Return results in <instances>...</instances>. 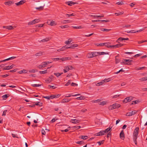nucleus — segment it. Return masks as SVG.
Returning a JSON list of instances; mask_svg holds the SVG:
<instances>
[{"label":"nucleus","mask_w":147,"mask_h":147,"mask_svg":"<svg viewBox=\"0 0 147 147\" xmlns=\"http://www.w3.org/2000/svg\"><path fill=\"white\" fill-rule=\"evenodd\" d=\"M72 67L71 66H68L65 67V69H63V71L64 73H66L69 70L71 69L72 68Z\"/></svg>","instance_id":"obj_5"},{"label":"nucleus","mask_w":147,"mask_h":147,"mask_svg":"<svg viewBox=\"0 0 147 147\" xmlns=\"http://www.w3.org/2000/svg\"><path fill=\"white\" fill-rule=\"evenodd\" d=\"M71 80H69L68 81V82L67 83L65 84V86H68L70 84V83H71Z\"/></svg>","instance_id":"obj_55"},{"label":"nucleus","mask_w":147,"mask_h":147,"mask_svg":"<svg viewBox=\"0 0 147 147\" xmlns=\"http://www.w3.org/2000/svg\"><path fill=\"white\" fill-rule=\"evenodd\" d=\"M48 87L49 88H52V89H55L56 88V87H55L54 86H51V85H49Z\"/></svg>","instance_id":"obj_58"},{"label":"nucleus","mask_w":147,"mask_h":147,"mask_svg":"<svg viewBox=\"0 0 147 147\" xmlns=\"http://www.w3.org/2000/svg\"><path fill=\"white\" fill-rule=\"evenodd\" d=\"M116 4L117 5H120L123 4V3L122 1H119L117 2Z\"/></svg>","instance_id":"obj_63"},{"label":"nucleus","mask_w":147,"mask_h":147,"mask_svg":"<svg viewBox=\"0 0 147 147\" xmlns=\"http://www.w3.org/2000/svg\"><path fill=\"white\" fill-rule=\"evenodd\" d=\"M44 6V5L43 6H40L39 7H36L35 8L36 9L38 10H40V11L42 10L43 9H44L43 7Z\"/></svg>","instance_id":"obj_24"},{"label":"nucleus","mask_w":147,"mask_h":147,"mask_svg":"<svg viewBox=\"0 0 147 147\" xmlns=\"http://www.w3.org/2000/svg\"><path fill=\"white\" fill-rule=\"evenodd\" d=\"M54 97V98H58L60 96V94H55L53 95Z\"/></svg>","instance_id":"obj_54"},{"label":"nucleus","mask_w":147,"mask_h":147,"mask_svg":"<svg viewBox=\"0 0 147 147\" xmlns=\"http://www.w3.org/2000/svg\"><path fill=\"white\" fill-rule=\"evenodd\" d=\"M139 130V127H136L133 132V136H138Z\"/></svg>","instance_id":"obj_4"},{"label":"nucleus","mask_w":147,"mask_h":147,"mask_svg":"<svg viewBox=\"0 0 147 147\" xmlns=\"http://www.w3.org/2000/svg\"><path fill=\"white\" fill-rule=\"evenodd\" d=\"M118 57V55H117L115 57V63L117 64L120 61V60L119 59H117V57Z\"/></svg>","instance_id":"obj_22"},{"label":"nucleus","mask_w":147,"mask_h":147,"mask_svg":"<svg viewBox=\"0 0 147 147\" xmlns=\"http://www.w3.org/2000/svg\"><path fill=\"white\" fill-rule=\"evenodd\" d=\"M98 53L97 52H93L88 53L87 57L89 58H92L98 56Z\"/></svg>","instance_id":"obj_1"},{"label":"nucleus","mask_w":147,"mask_h":147,"mask_svg":"<svg viewBox=\"0 0 147 147\" xmlns=\"http://www.w3.org/2000/svg\"><path fill=\"white\" fill-rule=\"evenodd\" d=\"M81 138L84 140H86L88 138V136H82Z\"/></svg>","instance_id":"obj_40"},{"label":"nucleus","mask_w":147,"mask_h":147,"mask_svg":"<svg viewBox=\"0 0 147 147\" xmlns=\"http://www.w3.org/2000/svg\"><path fill=\"white\" fill-rule=\"evenodd\" d=\"M46 66V65L45 63H44V62L42 63L41 65L38 66L37 67L39 69H41L43 68H44Z\"/></svg>","instance_id":"obj_12"},{"label":"nucleus","mask_w":147,"mask_h":147,"mask_svg":"<svg viewBox=\"0 0 147 147\" xmlns=\"http://www.w3.org/2000/svg\"><path fill=\"white\" fill-rule=\"evenodd\" d=\"M51 82V80L49 79V78H48L47 80H46V82L47 83H50Z\"/></svg>","instance_id":"obj_64"},{"label":"nucleus","mask_w":147,"mask_h":147,"mask_svg":"<svg viewBox=\"0 0 147 147\" xmlns=\"http://www.w3.org/2000/svg\"><path fill=\"white\" fill-rule=\"evenodd\" d=\"M16 58V57H10L9 58L5 59V60H4L3 61H0V62H4L5 61H8L10 60L13 59H14L15 58Z\"/></svg>","instance_id":"obj_14"},{"label":"nucleus","mask_w":147,"mask_h":147,"mask_svg":"<svg viewBox=\"0 0 147 147\" xmlns=\"http://www.w3.org/2000/svg\"><path fill=\"white\" fill-rule=\"evenodd\" d=\"M61 28H67L68 27V25H65V26H59Z\"/></svg>","instance_id":"obj_49"},{"label":"nucleus","mask_w":147,"mask_h":147,"mask_svg":"<svg viewBox=\"0 0 147 147\" xmlns=\"http://www.w3.org/2000/svg\"><path fill=\"white\" fill-rule=\"evenodd\" d=\"M124 45V44L120 43L119 44H117V46L118 47H121L123 46Z\"/></svg>","instance_id":"obj_62"},{"label":"nucleus","mask_w":147,"mask_h":147,"mask_svg":"<svg viewBox=\"0 0 147 147\" xmlns=\"http://www.w3.org/2000/svg\"><path fill=\"white\" fill-rule=\"evenodd\" d=\"M138 136H133V140L136 145H137V139Z\"/></svg>","instance_id":"obj_16"},{"label":"nucleus","mask_w":147,"mask_h":147,"mask_svg":"<svg viewBox=\"0 0 147 147\" xmlns=\"http://www.w3.org/2000/svg\"><path fill=\"white\" fill-rule=\"evenodd\" d=\"M39 21V19H35L31 22H29L28 24V25H32L34 24L37 22H38Z\"/></svg>","instance_id":"obj_6"},{"label":"nucleus","mask_w":147,"mask_h":147,"mask_svg":"<svg viewBox=\"0 0 147 147\" xmlns=\"http://www.w3.org/2000/svg\"><path fill=\"white\" fill-rule=\"evenodd\" d=\"M71 86H77L78 85L77 84L73 82L71 84Z\"/></svg>","instance_id":"obj_53"},{"label":"nucleus","mask_w":147,"mask_h":147,"mask_svg":"<svg viewBox=\"0 0 147 147\" xmlns=\"http://www.w3.org/2000/svg\"><path fill=\"white\" fill-rule=\"evenodd\" d=\"M14 2H13L12 1H6L4 3V4L5 5H8L9 6L11 5L12 4H13Z\"/></svg>","instance_id":"obj_11"},{"label":"nucleus","mask_w":147,"mask_h":147,"mask_svg":"<svg viewBox=\"0 0 147 147\" xmlns=\"http://www.w3.org/2000/svg\"><path fill=\"white\" fill-rule=\"evenodd\" d=\"M80 94H76L75 95H72V94H68V95L67 96H65V97L68 98V97H70L71 96H78L80 95Z\"/></svg>","instance_id":"obj_18"},{"label":"nucleus","mask_w":147,"mask_h":147,"mask_svg":"<svg viewBox=\"0 0 147 147\" xmlns=\"http://www.w3.org/2000/svg\"><path fill=\"white\" fill-rule=\"evenodd\" d=\"M132 102L131 103V105H134V104H136L137 103H138V100H134V101H132Z\"/></svg>","instance_id":"obj_50"},{"label":"nucleus","mask_w":147,"mask_h":147,"mask_svg":"<svg viewBox=\"0 0 147 147\" xmlns=\"http://www.w3.org/2000/svg\"><path fill=\"white\" fill-rule=\"evenodd\" d=\"M26 2V1L25 0H22L20 1V2L15 3V4L17 6H19L23 4Z\"/></svg>","instance_id":"obj_8"},{"label":"nucleus","mask_w":147,"mask_h":147,"mask_svg":"<svg viewBox=\"0 0 147 147\" xmlns=\"http://www.w3.org/2000/svg\"><path fill=\"white\" fill-rule=\"evenodd\" d=\"M50 25L52 26H54L56 25L55 22L54 21H51L50 23Z\"/></svg>","instance_id":"obj_36"},{"label":"nucleus","mask_w":147,"mask_h":147,"mask_svg":"<svg viewBox=\"0 0 147 147\" xmlns=\"http://www.w3.org/2000/svg\"><path fill=\"white\" fill-rule=\"evenodd\" d=\"M13 67V65H9L7 66H5L3 69V70H9L12 69Z\"/></svg>","instance_id":"obj_9"},{"label":"nucleus","mask_w":147,"mask_h":147,"mask_svg":"<svg viewBox=\"0 0 147 147\" xmlns=\"http://www.w3.org/2000/svg\"><path fill=\"white\" fill-rule=\"evenodd\" d=\"M92 16L94 18H102L104 17V16L103 15H102L101 16H96V15H94Z\"/></svg>","instance_id":"obj_34"},{"label":"nucleus","mask_w":147,"mask_h":147,"mask_svg":"<svg viewBox=\"0 0 147 147\" xmlns=\"http://www.w3.org/2000/svg\"><path fill=\"white\" fill-rule=\"evenodd\" d=\"M9 95L7 94H5L2 96V98L4 100L6 99V98L8 97Z\"/></svg>","instance_id":"obj_29"},{"label":"nucleus","mask_w":147,"mask_h":147,"mask_svg":"<svg viewBox=\"0 0 147 147\" xmlns=\"http://www.w3.org/2000/svg\"><path fill=\"white\" fill-rule=\"evenodd\" d=\"M35 105H38L39 106H42V102H38L36 103L35 104Z\"/></svg>","instance_id":"obj_42"},{"label":"nucleus","mask_w":147,"mask_h":147,"mask_svg":"<svg viewBox=\"0 0 147 147\" xmlns=\"http://www.w3.org/2000/svg\"><path fill=\"white\" fill-rule=\"evenodd\" d=\"M84 143V142L83 141H78L76 142V143L77 144H83Z\"/></svg>","instance_id":"obj_52"},{"label":"nucleus","mask_w":147,"mask_h":147,"mask_svg":"<svg viewBox=\"0 0 147 147\" xmlns=\"http://www.w3.org/2000/svg\"><path fill=\"white\" fill-rule=\"evenodd\" d=\"M42 55V53L40 52L36 54L35 55L36 56H40Z\"/></svg>","instance_id":"obj_45"},{"label":"nucleus","mask_w":147,"mask_h":147,"mask_svg":"<svg viewBox=\"0 0 147 147\" xmlns=\"http://www.w3.org/2000/svg\"><path fill=\"white\" fill-rule=\"evenodd\" d=\"M111 30V29H107L106 28H102L101 30L102 31L109 32Z\"/></svg>","instance_id":"obj_43"},{"label":"nucleus","mask_w":147,"mask_h":147,"mask_svg":"<svg viewBox=\"0 0 147 147\" xmlns=\"http://www.w3.org/2000/svg\"><path fill=\"white\" fill-rule=\"evenodd\" d=\"M71 59V58L70 57H65L64 58H60V60H61L62 61L67 60H70Z\"/></svg>","instance_id":"obj_17"},{"label":"nucleus","mask_w":147,"mask_h":147,"mask_svg":"<svg viewBox=\"0 0 147 147\" xmlns=\"http://www.w3.org/2000/svg\"><path fill=\"white\" fill-rule=\"evenodd\" d=\"M71 100V99L67 98H65L63 99L62 100V101L61 102L62 103H65V102H67L69 101H70Z\"/></svg>","instance_id":"obj_10"},{"label":"nucleus","mask_w":147,"mask_h":147,"mask_svg":"<svg viewBox=\"0 0 147 147\" xmlns=\"http://www.w3.org/2000/svg\"><path fill=\"white\" fill-rule=\"evenodd\" d=\"M120 138L122 140H124L125 138V134L123 130L121 131L120 134Z\"/></svg>","instance_id":"obj_7"},{"label":"nucleus","mask_w":147,"mask_h":147,"mask_svg":"<svg viewBox=\"0 0 147 147\" xmlns=\"http://www.w3.org/2000/svg\"><path fill=\"white\" fill-rule=\"evenodd\" d=\"M39 73L40 74H45L47 73V70H45L43 71H40Z\"/></svg>","instance_id":"obj_48"},{"label":"nucleus","mask_w":147,"mask_h":147,"mask_svg":"<svg viewBox=\"0 0 147 147\" xmlns=\"http://www.w3.org/2000/svg\"><path fill=\"white\" fill-rule=\"evenodd\" d=\"M66 3L69 6H72V5H74L76 3L72 1L67 2Z\"/></svg>","instance_id":"obj_19"},{"label":"nucleus","mask_w":147,"mask_h":147,"mask_svg":"<svg viewBox=\"0 0 147 147\" xmlns=\"http://www.w3.org/2000/svg\"><path fill=\"white\" fill-rule=\"evenodd\" d=\"M5 27L8 30H12L13 29V27L11 26H5Z\"/></svg>","instance_id":"obj_25"},{"label":"nucleus","mask_w":147,"mask_h":147,"mask_svg":"<svg viewBox=\"0 0 147 147\" xmlns=\"http://www.w3.org/2000/svg\"><path fill=\"white\" fill-rule=\"evenodd\" d=\"M141 81H145L147 80V77L145 76L143 78H141L139 79Z\"/></svg>","instance_id":"obj_27"},{"label":"nucleus","mask_w":147,"mask_h":147,"mask_svg":"<svg viewBox=\"0 0 147 147\" xmlns=\"http://www.w3.org/2000/svg\"><path fill=\"white\" fill-rule=\"evenodd\" d=\"M111 131V128L109 127L105 129V130L104 131H105V134L106 133L108 132L109 131Z\"/></svg>","instance_id":"obj_23"},{"label":"nucleus","mask_w":147,"mask_h":147,"mask_svg":"<svg viewBox=\"0 0 147 147\" xmlns=\"http://www.w3.org/2000/svg\"><path fill=\"white\" fill-rule=\"evenodd\" d=\"M98 53V55H103L105 54H109V53H106L105 52H97Z\"/></svg>","instance_id":"obj_20"},{"label":"nucleus","mask_w":147,"mask_h":147,"mask_svg":"<svg viewBox=\"0 0 147 147\" xmlns=\"http://www.w3.org/2000/svg\"><path fill=\"white\" fill-rule=\"evenodd\" d=\"M120 106V105L117 103H115L111 105L110 107H109V108L110 109L112 110L114 109H118L119 108Z\"/></svg>","instance_id":"obj_2"},{"label":"nucleus","mask_w":147,"mask_h":147,"mask_svg":"<svg viewBox=\"0 0 147 147\" xmlns=\"http://www.w3.org/2000/svg\"><path fill=\"white\" fill-rule=\"evenodd\" d=\"M49 39L48 38H45L44 39L41 40V41L42 42H46L48 41Z\"/></svg>","instance_id":"obj_37"},{"label":"nucleus","mask_w":147,"mask_h":147,"mask_svg":"<svg viewBox=\"0 0 147 147\" xmlns=\"http://www.w3.org/2000/svg\"><path fill=\"white\" fill-rule=\"evenodd\" d=\"M110 43L109 42L105 43V45L108 48H110V45H109Z\"/></svg>","instance_id":"obj_46"},{"label":"nucleus","mask_w":147,"mask_h":147,"mask_svg":"<svg viewBox=\"0 0 147 147\" xmlns=\"http://www.w3.org/2000/svg\"><path fill=\"white\" fill-rule=\"evenodd\" d=\"M70 22V21L69 20H64L63 21V23L64 24H65L66 23H69Z\"/></svg>","instance_id":"obj_47"},{"label":"nucleus","mask_w":147,"mask_h":147,"mask_svg":"<svg viewBox=\"0 0 147 147\" xmlns=\"http://www.w3.org/2000/svg\"><path fill=\"white\" fill-rule=\"evenodd\" d=\"M104 83V81L102 80L101 82L97 83L96 84V85L97 86H99L100 85H102Z\"/></svg>","instance_id":"obj_33"},{"label":"nucleus","mask_w":147,"mask_h":147,"mask_svg":"<svg viewBox=\"0 0 147 147\" xmlns=\"http://www.w3.org/2000/svg\"><path fill=\"white\" fill-rule=\"evenodd\" d=\"M103 81H104V82H108L110 81V78H108L107 79H105L104 80H103Z\"/></svg>","instance_id":"obj_60"},{"label":"nucleus","mask_w":147,"mask_h":147,"mask_svg":"<svg viewBox=\"0 0 147 147\" xmlns=\"http://www.w3.org/2000/svg\"><path fill=\"white\" fill-rule=\"evenodd\" d=\"M104 142V140H102L101 141L98 142L97 143L99 144V145H100L102 144H103Z\"/></svg>","instance_id":"obj_56"},{"label":"nucleus","mask_w":147,"mask_h":147,"mask_svg":"<svg viewBox=\"0 0 147 147\" xmlns=\"http://www.w3.org/2000/svg\"><path fill=\"white\" fill-rule=\"evenodd\" d=\"M52 59L53 61H58L60 60V58H53Z\"/></svg>","instance_id":"obj_61"},{"label":"nucleus","mask_w":147,"mask_h":147,"mask_svg":"<svg viewBox=\"0 0 147 147\" xmlns=\"http://www.w3.org/2000/svg\"><path fill=\"white\" fill-rule=\"evenodd\" d=\"M11 135H12V136L13 137V138H19V137H18V135L17 134H11Z\"/></svg>","instance_id":"obj_57"},{"label":"nucleus","mask_w":147,"mask_h":147,"mask_svg":"<svg viewBox=\"0 0 147 147\" xmlns=\"http://www.w3.org/2000/svg\"><path fill=\"white\" fill-rule=\"evenodd\" d=\"M70 130V127H69L67 129H66L65 130H61V131L63 132H67L69 130Z\"/></svg>","instance_id":"obj_28"},{"label":"nucleus","mask_w":147,"mask_h":147,"mask_svg":"<svg viewBox=\"0 0 147 147\" xmlns=\"http://www.w3.org/2000/svg\"><path fill=\"white\" fill-rule=\"evenodd\" d=\"M123 61H124L126 62H129L130 63H131L133 61V60L129 59H124L123 60Z\"/></svg>","instance_id":"obj_35"},{"label":"nucleus","mask_w":147,"mask_h":147,"mask_svg":"<svg viewBox=\"0 0 147 147\" xmlns=\"http://www.w3.org/2000/svg\"><path fill=\"white\" fill-rule=\"evenodd\" d=\"M106 103V102L105 101H103L101 102H100V103H98V104L100 105H105Z\"/></svg>","instance_id":"obj_39"},{"label":"nucleus","mask_w":147,"mask_h":147,"mask_svg":"<svg viewBox=\"0 0 147 147\" xmlns=\"http://www.w3.org/2000/svg\"><path fill=\"white\" fill-rule=\"evenodd\" d=\"M63 74V73H54V74L57 77H59L60 76H61Z\"/></svg>","instance_id":"obj_26"},{"label":"nucleus","mask_w":147,"mask_h":147,"mask_svg":"<svg viewBox=\"0 0 147 147\" xmlns=\"http://www.w3.org/2000/svg\"><path fill=\"white\" fill-rule=\"evenodd\" d=\"M126 98L128 102H129L133 100V98L131 96L127 97Z\"/></svg>","instance_id":"obj_30"},{"label":"nucleus","mask_w":147,"mask_h":147,"mask_svg":"<svg viewBox=\"0 0 147 147\" xmlns=\"http://www.w3.org/2000/svg\"><path fill=\"white\" fill-rule=\"evenodd\" d=\"M137 112V111L134 110L131 112L127 113L126 114V115L127 116H131L136 114Z\"/></svg>","instance_id":"obj_3"},{"label":"nucleus","mask_w":147,"mask_h":147,"mask_svg":"<svg viewBox=\"0 0 147 147\" xmlns=\"http://www.w3.org/2000/svg\"><path fill=\"white\" fill-rule=\"evenodd\" d=\"M102 100V99H97V100H92V102H94V103L99 102H100Z\"/></svg>","instance_id":"obj_31"},{"label":"nucleus","mask_w":147,"mask_h":147,"mask_svg":"<svg viewBox=\"0 0 147 147\" xmlns=\"http://www.w3.org/2000/svg\"><path fill=\"white\" fill-rule=\"evenodd\" d=\"M141 55H142V54H136V55H134V56L133 57H132V58H131V59H133V57H134V58L137 57H139Z\"/></svg>","instance_id":"obj_38"},{"label":"nucleus","mask_w":147,"mask_h":147,"mask_svg":"<svg viewBox=\"0 0 147 147\" xmlns=\"http://www.w3.org/2000/svg\"><path fill=\"white\" fill-rule=\"evenodd\" d=\"M7 110H4L3 112L2 116H5L6 115V112L7 111Z\"/></svg>","instance_id":"obj_59"},{"label":"nucleus","mask_w":147,"mask_h":147,"mask_svg":"<svg viewBox=\"0 0 147 147\" xmlns=\"http://www.w3.org/2000/svg\"><path fill=\"white\" fill-rule=\"evenodd\" d=\"M125 40L124 38L122 37H120L117 40V42H118L119 41H123Z\"/></svg>","instance_id":"obj_44"},{"label":"nucleus","mask_w":147,"mask_h":147,"mask_svg":"<svg viewBox=\"0 0 147 147\" xmlns=\"http://www.w3.org/2000/svg\"><path fill=\"white\" fill-rule=\"evenodd\" d=\"M78 46V45L77 44H74L70 46V48L74 49L75 47H77Z\"/></svg>","instance_id":"obj_32"},{"label":"nucleus","mask_w":147,"mask_h":147,"mask_svg":"<svg viewBox=\"0 0 147 147\" xmlns=\"http://www.w3.org/2000/svg\"><path fill=\"white\" fill-rule=\"evenodd\" d=\"M69 40L70 39H69L68 41H65V43L66 45H68L71 42V40Z\"/></svg>","instance_id":"obj_51"},{"label":"nucleus","mask_w":147,"mask_h":147,"mask_svg":"<svg viewBox=\"0 0 147 147\" xmlns=\"http://www.w3.org/2000/svg\"><path fill=\"white\" fill-rule=\"evenodd\" d=\"M32 86L33 87H38L39 86H41V84H33L32 85Z\"/></svg>","instance_id":"obj_41"},{"label":"nucleus","mask_w":147,"mask_h":147,"mask_svg":"<svg viewBox=\"0 0 147 147\" xmlns=\"http://www.w3.org/2000/svg\"><path fill=\"white\" fill-rule=\"evenodd\" d=\"M71 122L73 123H79L80 121V120H77V119H71Z\"/></svg>","instance_id":"obj_15"},{"label":"nucleus","mask_w":147,"mask_h":147,"mask_svg":"<svg viewBox=\"0 0 147 147\" xmlns=\"http://www.w3.org/2000/svg\"><path fill=\"white\" fill-rule=\"evenodd\" d=\"M28 71L26 70L23 69V70L20 71H19L18 73L19 74H22V73H26Z\"/></svg>","instance_id":"obj_21"},{"label":"nucleus","mask_w":147,"mask_h":147,"mask_svg":"<svg viewBox=\"0 0 147 147\" xmlns=\"http://www.w3.org/2000/svg\"><path fill=\"white\" fill-rule=\"evenodd\" d=\"M105 134V131H101L99 132L96 133L97 136H100L103 135Z\"/></svg>","instance_id":"obj_13"}]
</instances>
